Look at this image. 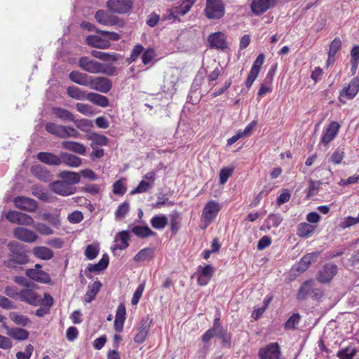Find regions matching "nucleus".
Masks as SVG:
<instances>
[{
    "label": "nucleus",
    "mask_w": 359,
    "mask_h": 359,
    "mask_svg": "<svg viewBox=\"0 0 359 359\" xmlns=\"http://www.w3.org/2000/svg\"><path fill=\"white\" fill-rule=\"evenodd\" d=\"M8 259L5 262L8 268L15 269L18 266L25 265L29 262L26 248L17 241L10 242Z\"/></svg>",
    "instance_id": "obj_1"
},
{
    "label": "nucleus",
    "mask_w": 359,
    "mask_h": 359,
    "mask_svg": "<svg viewBox=\"0 0 359 359\" xmlns=\"http://www.w3.org/2000/svg\"><path fill=\"white\" fill-rule=\"evenodd\" d=\"M221 208L222 205L215 201L205 204L201 215L202 229H206L215 219Z\"/></svg>",
    "instance_id": "obj_2"
},
{
    "label": "nucleus",
    "mask_w": 359,
    "mask_h": 359,
    "mask_svg": "<svg viewBox=\"0 0 359 359\" xmlns=\"http://www.w3.org/2000/svg\"><path fill=\"white\" fill-rule=\"evenodd\" d=\"M224 12L225 6L222 0H206L204 13L208 19H220Z\"/></svg>",
    "instance_id": "obj_3"
},
{
    "label": "nucleus",
    "mask_w": 359,
    "mask_h": 359,
    "mask_svg": "<svg viewBox=\"0 0 359 359\" xmlns=\"http://www.w3.org/2000/svg\"><path fill=\"white\" fill-rule=\"evenodd\" d=\"M95 18L99 24L107 27L118 26L122 27L124 25V22L121 19L110 14L105 10L97 11L95 14Z\"/></svg>",
    "instance_id": "obj_4"
},
{
    "label": "nucleus",
    "mask_w": 359,
    "mask_h": 359,
    "mask_svg": "<svg viewBox=\"0 0 359 359\" xmlns=\"http://www.w3.org/2000/svg\"><path fill=\"white\" fill-rule=\"evenodd\" d=\"M133 5L132 0H108L107 8L112 13L126 14L130 11Z\"/></svg>",
    "instance_id": "obj_5"
},
{
    "label": "nucleus",
    "mask_w": 359,
    "mask_h": 359,
    "mask_svg": "<svg viewBox=\"0 0 359 359\" xmlns=\"http://www.w3.org/2000/svg\"><path fill=\"white\" fill-rule=\"evenodd\" d=\"M280 348L278 343L273 342L259 348L258 356L260 359H280Z\"/></svg>",
    "instance_id": "obj_6"
},
{
    "label": "nucleus",
    "mask_w": 359,
    "mask_h": 359,
    "mask_svg": "<svg viewBox=\"0 0 359 359\" xmlns=\"http://www.w3.org/2000/svg\"><path fill=\"white\" fill-rule=\"evenodd\" d=\"M89 88L95 91L107 93L112 88V82L107 77L92 76Z\"/></svg>",
    "instance_id": "obj_7"
},
{
    "label": "nucleus",
    "mask_w": 359,
    "mask_h": 359,
    "mask_svg": "<svg viewBox=\"0 0 359 359\" xmlns=\"http://www.w3.org/2000/svg\"><path fill=\"white\" fill-rule=\"evenodd\" d=\"M50 188L54 193L62 196L72 195L76 191L75 187L71 185L67 182H63L62 180L52 182L50 184Z\"/></svg>",
    "instance_id": "obj_8"
},
{
    "label": "nucleus",
    "mask_w": 359,
    "mask_h": 359,
    "mask_svg": "<svg viewBox=\"0 0 359 359\" xmlns=\"http://www.w3.org/2000/svg\"><path fill=\"white\" fill-rule=\"evenodd\" d=\"M152 320L148 316L141 318L137 327V333L134 337V341L142 344L147 339Z\"/></svg>",
    "instance_id": "obj_9"
},
{
    "label": "nucleus",
    "mask_w": 359,
    "mask_h": 359,
    "mask_svg": "<svg viewBox=\"0 0 359 359\" xmlns=\"http://www.w3.org/2000/svg\"><path fill=\"white\" fill-rule=\"evenodd\" d=\"M156 178V173L154 171H151L145 174L143 180L140 182L138 186L130 191L131 195L137 194L144 193L151 189L154 186V183Z\"/></svg>",
    "instance_id": "obj_10"
},
{
    "label": "nucleus",
    "mask_w": 359,
    "mask_h": 359,
    "mask_svg": "<svg viewBox=\"0 0 359 359\" xmlns=\"http://www.w3.org/2000/svg\"><path fill=\"white\" fill-rule=\"evenodd\" d=\"M338 267L333 264H325L317 275V280L321 283H327L332 280L333 277L337 274Z\"/></svg>",
    "instance_id": "obj_11"
},
{
    "label": "nucleus",
    "mask_w": 359,
    "mask_h": 359,
    "mask_svg": "<svg viewBox=\"0 0 359 359\" xmlns=\"http://www.w3.org/2000/svg\"><path fill=\"white\" fill-rule=\"evenodd\" d=\"M13 235L17 239L27 243H34L38 239L36 232L25 227L15 228Z\"/></svg>",
    "instance_id": "obj_12"
},
{
    "label": "nucleus",
    "mask_w": 359,
    "mask_h": 359,
    "mask_svg": "<svg viewBox=\"0 0 359 359\" xmlns=\"http://www.w3.org/2000/svg\"><path fill=\"white\" fill-rule=\"evenodd\" d=\"M19 300L32 306H38L41 302V296L34 290L26 288L20 291Z\"/></svg>",
    "instance_id": "obj_13"
},
{
    "label": "nucleus",
    "mask_w": 359,
    "mask_h": 359,
    "mask_svg": "<svg viewBox=\"0 0 359 359\" xmlns=\"http://www.w3.org/2000/svg\"><path fill=\"white\" fill-rule=\"evenodd\" d=\"M79 67L90 74H99L102 63L91 60L88 57H81L79 61Z\"/></svg>",
    "instance_id": "obj_14"
},
{
    "label": "nucleus",
    "mask_w": 359,
    "mask_h": 359,
    "mask_svg": "<svg viewBox=\"0 0 359 359\" xmlns=\"http://www.w3.org/2000/svg\"><path fill=\"white\" fill-rule=\"evenodd\" d=\"M275 0H252L250 8L257 15H261L275 6Z\"/></svg>",
    "instance_id": "obj_15"
},
{
    "label": "nucleus",
    "mask_w": 359,
    "mask_h": 359,
    "mask_svg": "<svg viewBox=\"0 0 359 359\" xmlns=\"http://www.w3.org/2000/svg\"><path fill=\"white\" fill-rule=\"evenodd\" d=\"M14 204L17 208L27 212H34L38 207L36 201L24 196L16 197L14 199Z\"/></svg>",
    "instance_id": "obj_16"
},
{
    "label": "nucleus",
    "mask_w": 359,
    "mask_h": 359,
    "mask_svg": "<svg viewBox=\"0 0 359 359\" xmlns=\"http://www.w3.org/2000/svg\"><path fill=\"white\" fill-rule=\"evenodd\" d=\"M319 255L318 252H313L305 255L298 262V264L294 266L293 269L296 270L299 273L305 271L310 264L314 262Z\"/></svg>",
    "instance_id": "obj_17"
},
{
    "label": "nucleus",
    "mask_w": 359,
    "mask_h": 359,
    "mask_svg": "<svg viewBox=\"0 0 359 359\" xmlns=\"http://www.w3.org/2000/svg\"><path fill=\"white\" fill-rule=\"evenodd\" d=\"M91 77V76L79 71H72L69 74V78L72 82L88 88L90 86Z\"/></svg>",
    "instance_id": "obj_18"
},
{
    "label": "nucleus",
    "mask_w": 359,
    "mask_h": 359,
    "mask_svg": "<svg viewBox=\"0 0 359 359\" xmlns=\"http://www.w3.org/2000/svg\"><path fill=\"white\" fill-rule=\"evenodd\" d=\"M340 126L336 121H332L325 130L321 142L324 144H327L332 142L336 135H337Z\"/></svg>",
    "instance_id": "obj_19"
},
{
    "label": "nucleus",
    "mask_w": 359,
    "mask_h": 359,
    "mask_svg": "<svg viewBox=\"0 0 359 359\" xmlns=\"http://www.w3.org/2000/svg\"><path fill=\"white\" fill-rule=\"evenodd\" d=\"M25 274L29 278L40 283H48L50 280L48 273L37 269H27Z\"/></svg>",
    "instance_id": "obj_20"
},
{
    "label": "nucleus",
    "mask_w": 359,
    "mask_h": 359,
    "mask_svg": "<svg viewBox=\"0 0 359 359\" xmlns=\"http://www.w3.org/2000/svg\"><path fill=\"white\" fill-rule=\"evenodd\" d=\"M316 283L313 280H309L304 282L299 289L297 294L298 300H304L308 297H311L313 290L316 286Z\"/></svg>",
    "instance_id": "obj_21"
},
{
    "label": "nucleus",
    "mask_w": 359,
    "mask_h": 359,
    "mask_svg": "<svg viewBox=\"0 0 359 359\" xmlns=\"http://www.w3.org/2000/svg\"><path fill=\"white\" fill-rule=\"evenodd\" d=\"M129 234L128 231H123L118 232L115 238L114 242L116 243L111 248V250L114 252L116 250H125L128 246Z\"/></svg>",
    "instance_id": "obj_22"
},
{
    "label": "nucleus",
    "mask_w": 359,
    "mask_h": 359,
    "mask_svg": "<svg viewBox=\"0 0 359 359\" xmlns=\"http://www.w3.org/2000/svg\"><path fill=\"white\" fill-rule=\"evenodd\" d=\"M60 164L63 163L72 168H77L81 165L82 160L81 158L66 152L60 153Z\"/></svg>",
    "instance_id": "obj_23"
},
{
    "label": "nucleus",
    "mask_w": 359,
    "mask_h": 359,
    "mask_svg": "<svg viewBox=\"0 0 359 359\" xmlns=\"http://www.w3.org/2000/svg\"><path fill=\"white\" fill-rule=\"evenodd\" d=\"M208 41L212 48L217 49H224L226 48L224 35L221 32H216L210 35Z\"/></svg>",
    "instance_id": "obj_24"
},
{
    "label": "nucleus",
    "mask_w": 359,
    "mask_h": 359,
    "mask_svg": "<svg viewBox=\"0 0 359 359\" xmlns=\"http://www.w3.org/2000/svg\"><path fill=\"white\" fill-rule=\"evenodd\" d=\"M32 253L36 258L46 261L51 259L54 256L53 251L45 246L34 247Z\"/></svg>",
    "instance_id": "obj_25"
},
{
    "label": "nucleus",
    "mask_w": 359,
    "mask_h": 359,
    "mask_svg": "<svg viewBox=\"0 0 359 359\" xmlns=\"http://www.w3.org/2000/svg\"><path fill=\"white\" fill-rule=\"evenodd\" d=\"M88 45L97 48H108L110 46V42L108 40L103 39L99 36L90 35L86 39Z\"/></svg>",
    "instance_id": "obj_26"
},
{
    "label": "nucleus",
    "mask_w": 359,
    "mask_h": 359,
    "mask_svg": "<svg viewBox=\"0 0 359 359\" xmlns=\"http://www.w3.org/2000/svg\"><path fill=\"white\" fill-rule=\"evenodd\" d=\"M38 159L48 165H60V154L57 156L48 152H39L37 155Z\"/></svg>",
    "instance_id": "obj_27"
},
{
    "label": "nucleus",
    "mask_w": 359,
    "mask_h": 359,
    "mask_svg": "<svg viewBox=\"0 0 359 359\" xmlns=\"http://www.w3.org/2000/svg\"><path fill=\"white\" fill-rule=\"evenodd\" d=\"M62 147L65 149L73 151L80 155H84L86 152V147L83 144L77 142L63 141L62 142Z\"/></svg>",
    "instance_id": "obj_28"
},
{
    "label": "nucleus",
    "mask_w": 359,
    "mask_h": 359,
    "mask_svg": "<svg viewBox=\"0 0 359 359\" xmlns=\"http://www.w3.org/2000/svg\"><path fill=\"white\" fill-rule=\"evenodd\" d=\"M215 337V333L212 328L208 329L201 337V340L204 343L203 348L198 350L200 356L205 358L210 349V341Z\"/></svg>",
    "instance_id": "obj_29"
},
{
    "label": "nucleus",
    "mask_w": 359,
    "mask_h": 359,
    "mask_svg": "<svg viewBox=\"0 0 359 359\" xmlns=\"http://www.w3.org/2000/svg\"><path fill=\"white\" fill-rule=\"evenodd\" d=\"M87 100L103 108L109 104V99L106 96L93 92L88 93Z\"/></svg>",
    "instance_id": "obj_30"
},
{
    "label": "nucleus",
    "mask_w": 359,
    "mask_h": 359,
    "mask_svg": "<svg viewBox=\"0 0 359 359\" xmlns=\"http://www.w3.org/2000/svg\"><path fill=\"white\" fill-rule=\"evenodd\" d=\"M102 283L99 280L94 281L88 286L87 292L84 296V301L87 303L91 302L100 290Z\"/></svg>",
    "instance_id": "obj_31"
},
{
    "label": "nucleus",
    "mask_w": 359,
    "mask_h": 359,
    "mask_svg": "<svg viewBox=\"0 0 359 359\" xmlns=\"http://www.w3.org/2000/svg\"><path fill=\"white\" fill-rule=\"evenodd\" d=\"M67 93L70 97L80 101L87 100L88 96V92L75 86H69L67 89Z\"/></svg>",
    "instance_id": "obj_32"
},
{
    "label": "nucleus",
    "mask_w": 359,
    "mask_h": 359,
    "mask_svg": "<svg viewBox=\"0 0 359 359\" xmlns=\"http://www.w3.org/2000/svg\"><path fill=\"white\" fill-rule=\"evenodd\" d=\"M4 327L7 329L8 335L14 339L22 341L27 339L29 337V332L26 330L22 328L9 329L6 325H4Z\"/></svg>",
    "instance_id": "obj_33"
},
{
    "label": "nucleus",
    "mask_w": 359,
    "mask_h": 359,
    "mask_svg": "<svg viewBox=\"0 0 359 359\" xmlns=\"http://www.w3.org/2000/svg\"><path fill=\"white\" fill-rule=\"evenodd\" d=\"M88 140L91 142L90 147H93V146H106L109 142V140L106 136L96 133H93L88 135Z\"/></svg>",
    "instance_id": "obj_34"
},
{
    "label": "nucleus",
    "mask_w": 359,
    "mask_h": 359,
    "mask_svg": "<svg viewBox=\"0 0 359 359\" xmlns=\"http://www.w3.org/2000/svg\"><path fill=\"white\" fill-rule=\"evenodd\" d=\"M316 229V226L309 223H300L297 228V234L302 238L311 236Z\"/></svg>",
    "instance_id": "obj_35"
},
{
    "label": "nucleus",
    "mask_w": 359,
    "mask_h": 359,
    "mask_svg": "<svg viewBox=\"0 0 359 359\" xmlns=\"http://www.w3.org/2000/svg\"><path fill=\"white\" fill-rule=\"evenodd\" d=\"M154 249L152 248H145L134 257V261L136 262H143L151 260L154 257Z\"/></svg>",
    "instance_id": "obj_36"
},
{
    "label": "nucleus",
    "mask_w": 359,
    "mask_h": 359,
    "mask_svg": "<svg viewBox=\"0 0 359 359\" xmlns=\"http://www.w3.org/2000/svg\"><path fill=\"white\" fill-rule=\"evenodd\" d=\"M58 176L63 182H67L72 186L80 182V175L79 173L75 172L62 171L59 173Z\"/></svg>",
    "instance_id": "obj_37"
},
{
    "label": "nucleus",
    "mask_w": 359,
    "mask_h": 359,
    "mask_svg": "<svg viewBox=\"0 0 359 359\" xmlns=\"http://www.w3.org/2000/svg\"><path fill=\"white\" fill-rule=\"evenodd\" d=\"M359 90V79L353 78L349 83L347 88L344 89V95L349 99L353 98Z\"/></svg>",
    "instance_id": "obj_38"
},
{
    "label": "nucleus",
    "mask_w": 359,
    "mask_h": 359,
    "mask_svg": "<svg viewBox=\"0 0 359 359\" xmlns=\"http://www.w3.org/2000/svg\"><path fill=\"white\" fill-rule=\"evenodd\" d=\"M90 54L93 57L106 62H116L119 58V56L116 53H109L99 50H92Z\"/></svg>",
    "instance_id": "obj_39"
},
{
    "label": "nucleus",
    "mask_w": 359,
    "mask_h": 359,
    "mask_svg": "<svg viewBox=\"0 0 359 359\" xmlns=\"http://www.w3.org/2000/svg\"><path fill=\"white\" fill-rule=\"evenodd\" d=\"M53 114L55 117L63 121H74V115L67 109L61 107H54L53 108Z\"/></svg>",
    "instance_id": "obj_40"
},
{
    "label": "nucleus",
    "mask_w": 359,
    "mask_h": 359,
    "mask_svg": "<svg viewBox=\"0 0 359 359\" xmlns=\"http://www.w3.org/2000/svg\"><path fill=\"white\" fill-rule=\"evenodd\" d=\"M190 5V4H187L184 1L180 6H175L170 10V15L174 19L177 18L178 15H184L191 8L192 6Z\"/></svg>",
    "instance_id": "obj_41"
},
{
    "label": "nucleus",
    "mask_w": 359,
    "mask_h": 359,
    "mask_svg": "<svg viewBox=\"0 0 359 359\" xmlns=\"http://www.w3.org/2000/svg\"><path fill=\"white\" fill-rule=\"evenodd\" d=\"M32 173L41 181H47L50 178V173L40 165H33L31 168Z\"/></svg>",
    "instance_id": "obj_42"
},
{
    "label": "nucleus",
    "mask_w": 359,
    "mask_h": 359,
    "mask_svg": "<svg viewBox=\"0 0 359 359\" xmlns=\"http://www.w3.org/2000/svg\"><path fill=\"white\" fill-rule=\"evenodd\" d=\"M168 218L165 215H155L151 219V225L155 229H163L168 224Z\"/></svg>",
    "instance_id": "obj_43"
},
{
    "label": "nucleus",
    "mask_w": 359,
    "mask_h": 359,
    "mask_svg": "<svg viewBox=\"0 0 359 359\" xmlns=\"http://www.w3.org/2000/svg\"><path fill=\"white\" fill-rule=\"evenodd\" d=\"M132 232L140 238H147L155 234L147 226H135L132 228Z\"/></svg>",
    "instance_id": "obj_44"
},
{
    "label": "nucleus",
    "mask_w": 359,
    "mask_h": 359,
    "mask_svg": "<svg viewBox=\"0 0 359 359\" xmlns=\"http://www.w3.org/2000/svg\"><path fill=\"white\" fill-rule=\"evenodd\" d=\"M9 318L16 325L21 326H26L30 322L29 318L17 312H11Z\"/></svg>",
    "instance_id": "obj_45"
},
{
    "label": "nucleus",
    "mask_w": 359,
    "mask_h": 359,
    "mask_svg": "<svg viewBox=\"0 0 359 359\" xmlns=\"http://www.w3.org/2000/svg\"><path fill=\"white\" fill-rule=\"evenodd\" d=\"M144 51V48L141 44L135 45L130 53V56L127 58L126 61L130 64L135 62L140 55H142Z\"/></svg>",
    "instance_id": "obj_46"
},
{
    "label": "nucleus",
    "mask_w": 359,
    "mask_h": 359,
    "mask_svg": "<svg viewBox=\"0 0 359 359\" xmlns=\"http://www.w3.org/2000/svg\"><path fill=\"white\" fill-rule=\"evenodd\" d=\"M75 126L83 132H88L93 127L92 121L88 119H75L72 121Z\"/></svg>",
    "instance_id": "obj_47"
},
{
    "label": "nucleus",
    "mask_w": 359,
    "mask_h": 359,
    "mask_svg": "<svg viewBox=\"0 0 359 359\" xmlns=\"http://www.w3.org/2000/svg\"><path fill=\"white\" fill-rule=\"evenodd\" d=\"M356 348L353 346H347L339 351L337 355L340 359H352L356 354Z\"/></svg>",
    "instance_id": "obj_48"
},
{
    "label": "nucleus",
    "mask_w": 359,
    "mask_h": 359,
    "mask_svg": "<svg viewBox=\"0 0 359 359\" xmlns=\"http://www.w3.org/2000/svg\"><path fill=\"white\" fill-rule=\"evenodd\" d=\"M156 57L155 50L149 48L145 50L142 55V62L144 65L153 64Z\"/></svg>",
    "instance_id": "obj_49"
},
{
    "label": "nucleus",
    "mask_w": 359,
    "mask_h": 359,
    "mask_svg": "<svg viewBox=\"0 0 359 359\" xmlns=\"http://www.w3.org/2000/svg\"><path fill=\"white\" fill-rule=\"evenodd\" d=\"M63 126L57 125L55 123H48L46 125V130L50 134L60 138L62 137Z\"/></svg>",
    "instance_id": "obj_50"
},
{
    "label": "nucleus",
    "mask_w": 359,
    "mask_h": 359,
    "mask_svg": "<svg viewBox=\"0 0 359 359\" xmlns=\"http://www.w3.org/2000/svg\"><path fill=\"white\" fill-rule=\"evenodd\" d=\"M63 126L57 125L55 123H48L46 125V130L50 134L60 138L62 137Z\"/></svg>",
    "instance_id": "obj_51"
},
{
    "label": "nucleus",
    "mask_w": 359,
    "mask_h": 359,
    "mask_svg": "<svg viewBox=\"0 0 359 359\" xmlns=\"http://www.w3.org/2000/svg\"><path fill=\"white\" fill-rule=\"evenodd\" d=\"M62 139L73 137V138H79L81 136V133L74 128L72 126H63L62 128Z\"/></svg>",
    "instance_id": "obj_52"
},
{
    "label": "nucleus",
    "mask_w": 359,
    "mask_h": 359,
    "mask_svg": "<svg viewBox=\"0 0 359 359\" xmlns=\"http://www.w3.org/2000/svg\"><path fill=\"white\" fill-rule=\"evenodd\" d=\"M100 248L96 244L88 245L85 250V256L89 260L95 259L99 253Z\"/></svg>",
    "instance_id": "obj_53"
},
{
    "label": "nucleus",
    "mask_w": 359,
    "mask_h": 359,
    "mask_svg": "<svg viewBox=\"0 0 359 359\" xmlns=\"http://www.w3.org/2000/svg\"><path fill=\"white\" fill-rule=\"evenodd\" d=\"M34 229L41 235L49 236L53 234V230L46 224L42 222L34 223Z\"/></svg>",
    "instance_id": "obj_54"
},
{
    "label": "nucleus",
    "mask_w": 359,
    "mask_h": 359,
    "mask_svg": "<svg viewBox=\"0 0 359 359\" xmlns=\"http://www.w3.org/2000/svg\"><path fill=\"white\" fill-rule=\"evenodd\" d=\"M283 221V218L278 214H271L268 216L266 222L268 226L270 227H278Z\"/></svg>",
    "instance_id": "obj_55"
},
{
    "label": "nucleus",
    "mask_w": 359,
    "mask_h": 359,
    "mask_svg": "<svg viewBox=\"0 0 359 359\" xmlns=\"http://www.w3.org/2000/svg\"><path fill=\"white\" fill-rule=\"evenodd\" d=\"M344 151L343 149L338 148L330 156V161L335 165H339L341 163L344 158Z\"/></svg>",
    "instance_id": "obj_56"
},
{
    "label": "nucleus",
    "mask_w": 359,
    "mask_h": 359,
    "mask_svg": "<svg viewBox=\"0 0 359 359\" xmlns=\"http://www.w3.org/2000/svg\"><path fill=\"white\" fill-rule=\"evenodd\" d=\"M341 41L339 38L336 37L331 43L329 50V60L334 57L337 51L340 49Z\"/></svg>",
    "instance_id": "obj_57"
},
{
    "label": "nucleus",
    "mask_w": 359,
    "mask_h": 359,
    "mask_svg": "<svg viewBox=\"0 0 359 359\" xmlns=\"http://www.w3.org/2000/svg\"><path fill=\"white\" fill-rule=\"evenodd\" d=\"M113 192L116 195L123 196L126 192V187L124 180L121 179L115 182L113 184Z\"/></svg>",
    "instance_id": "obj_58"
},
{
    "label": "nucleus",
    "mask_w": 359,
    "mask_h": 359,
    "mask_svg": "<svg viewBox=\"0 0 359 359\" xmlns=\"http://www.w3.org/2000/svg\"><path fill=\"white\" fill-rule=\"evenodd\" d=\"M300 320V316L299 313H294L292 315L289 319L286 321L285 324V328L286 330H292L296 327V326L299 324Z\"/></svg>",
    "instance_id": "obj_59"
},
{
    "label": "nucleus",
    "mask_w": 359,
    "mask_h": 359,
    "mask_svg": "<svg viewBox=\"0 0 359 359\" xmlns=\"http://www.w3.org/2000/svg\"><path fill=\"white\" fill-rule=\"evenodd\" d=\"M130 205L128 202L125 201L120 204L115 212L116 218L121 219L126 216L127 212L129 211Z\"/></svg>",
    "instance_id": "obj_60"
},
{
    "label": "nucleus",
    "mask_w": 359,
    "mask_h": 359,
    "mask_svg": "<svg viewBox=\"0 0 359 359\" xmlns=\"http://www.w3.org/2000/svg\"><path fill=\"white\" fill-rule=\"evenodd\" d=\"M233 172V168L224 167L221 169L219 172V182L222 184H225L229 177L232 175Z\"/></svg>",
    "instance_id": "obj_61"
},
{
    "label": "nucleus",
    "mask_w": 359,
    "mask_h": 359,
    "mask_svg": "<svg viewBox=\"0 0 359 359\" xmlns=\"http://www.w3.org/2000/svg\"><path fill=\"white\" fill-rule=\"evenodd\" d=\"M76 109L79 112L86 116H91L94 114V111L92 107L87 104L77 103L76 104Z\"/></svg>",
    "instance_id": "obj_62"
},
{
    "label": "nucleus",
    "mask_w": 359,
    "mask_h": 359,
    "mask_svg": "<svg viewBox=\"0 0 359 359\" xmlns=\"http://www.w3.org/2000/svg\"><path fill=\"white\" fill-rule=\"evenodd\" d=\"M99 74H104L107 76H114L117 74L116 67L112 65L102 63Z\"/></svg>",
    "instance_id": "obj_63"
},
{
    "label": "nucleus",
    "mask_w": 359,
    "mask_h": 359,
    "mask_svg": "<svg viewBox=\"0 0 359 359\" xmlns=\"http://www.w3.org/2000/svg\"><path fill=\"white\" fill-rule=\"evenodd\" d=\"M33 351L34 346L29 344L25 347V351H20L16 353V358L18 359H29Z\"/></svg>",
    "instance_id": "obj_64"
}]
</instances>
